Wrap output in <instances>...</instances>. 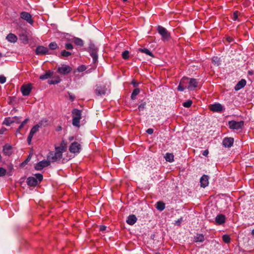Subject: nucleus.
Returning a JSON list of instances; mask_svg holds the SVG:
<instances>
[{
	"label": "nucleus",
	"instance_id": "nucleus-26",
	"mask_svg": "<svg viewBox=\"0 0 254 254\" xmlns=\"http://www.w3.org/2000/svg\"><path fill=\"white\" fill-rule=\"evenodd\" d=\"M204 241V236L202 234H197L194 237L193 241L195 242H203Z\"/></svg>",
	"mask_w": 254,
	"mask_h": 254
},
{
	"label": "nucleus",
	"instance_id": "nucleus-56",
	"mask_svg": "<svg viewBox=\"0 0 254 254\" xmlns=\"http://www.w3.org/2000/svg\"><path fill=\"white\" fill-rule=\"evenodd\" d=\"M24 125H23V124H21V125L19 126L18 127V130H21L23 127V126Z\"/></svg>",
	"mask_w": 254,
	"mask_h": 254
},
{
	"label": "nucleus",
	"instance_id": "nucleus-57",
	"mask_svg": "<svg viewBox=\"0 0 254 254\" xmlns=\"http://www.w3.org/2000/svg\"><path fill=\"white\" fill-rule=\"evenodd\" d=\"M227 41H228L229 42H231L232 41V38L230 37H227Z\"/></svg>",
	"mask_w": 254,
	"mask_h": 254
},
{
	"label": "nucleus",
	"instance_id": "nucleus-21",
	"mask_svg": "<svg viewBox=\"0 0 254 254\" xmlns=\"http://www.w3.org/2000/svg\"><path fill=\"white\" fill-rule=\"evenodd\" d=\"M136 221L137 218L135 216V215L132 214L130 215L127 217V223L130 225H132L136 222Z\"/></svg>",
	"mask_w": 254,
	"mask_h": 254
},
{
	"label": "nucleus",
	"instance_id": "nucleus-14",
	"mask_svg": "<svg viewBox=\"0 0 254 254\" xmlns=\"http://www.w3.org/2000/svg\"><path fill=\"white\" fill-rule=\"evenodd\" d=\"M39 130L38 126H34L31 129L29 135L27 137V142L29 145L31 144L32 137L34 134Z\"/></svg>",
	"mask_w": 254,
	"mask_h": 254
},
{
	"label": "nucleus",
	"instance_id": "nucleus-3",
	"mask_svg": "<svg viewBox=\"0 0 254 254\" xmlns=\"http://www.w3.org/2000/svg\"><path fill=\"white\" fill-rule=\"evenodd\" d=\"M98 48L95 44L90 43L88 47V52L93 59V63L95 64L98 61Z\"/></svg>",
	"mask_w": 254,
	"mask_h": 254
},
{
	"label": "nucleus",
	"instance_id": "nucleus-12",
	"mask_svg": "<svg viewBox=\"0 0 254 254\" xmlns=\"http://www.w3.org/2000/svg\"><path fill=\"white\" fill-rule=\"evenodd\" d=\"M81 149L80 144L77 142L72 143L69 148V150L71 153H79Z\"/></svg>",
	"mask_w": 254,
	"mask_h": 254
},
{
	"label": "nucleus",
	"instance_id": "nucleus-2",
	"mask_svg": "<svg viewBox=\"0 0 254 254\" xmlns=\"http://www.w3.org/2000/svg\"><path fill=\"white\" fill-rule=\"evenodd\" d=\"M72 125L76 127H80L81 119V111L77 109H73L72 111Z\"/></svg>",
	"mask_w": 254,
	"mask_h": 254
},
{
	"label": "nucleus",
	"instance_id": "nucleus-34",
	"mask_svg": "<svg viewBox=\"0 0 254 254\" xmlns=\"http://www.w3.org/2000/svg\"><path fill=\"white\" fill-rule=\"evenodd\" d=\"M140 89L138 88L134 89L131 95V98L133 100L135 99L136 96L139 93Z\"/></svg>",
	"mask_w": 254,
	"mask_h": 254
},
{
	"label": "nucleus",
	"instance_id": "nucleus-9",
	"mask_svg": "<svg viewBox=\"0 0 254 254\" xmlns=\"http://www.w3.org/2000/svg\"><path fill=\"white\" fill-rule=\"evenodd\" d=\"M20 15L22 19L26 21V22L32 25L33 24V20L31 15L29 13L26 11H22L20 13Z\"/></svg>",
	"mask_w": 254,
	"mask_h": 254
},
{
	"label": "nucleus",
	"instance_id": "nucleus-23",
	"mask_svg": "<svg viewBox=\"0 0 254 254\" xmlns=\"http://www.w3.org/2000/svg\"><path fill=\"white\" fill-rule=\"evenodd\" d=\"M6 39L11 43H15L17 40V36L12 33H9L6 36Z\"/></svg>",
	"mask_w": 254,
	"mask_h": 254
},
{
	"label": "nucleus",
	"instance_id": "nucleus-17",
	"mask_svg": "<svg viewBox=\"0 0 254 254\" xmlns=\"http://www.w3.org/2000/svg\"><path fill=\"white\" fill-rule=\"evenodd\" d=\"M198 85V82L195 78H189L188 89L190 90H194Z\"/></svg>",
	"mask_w": 254,
	"mask_h": 254
},
{
	"label": "nucleus",
	"instance_id": "nucleus-22",
	"mask_svg": "<svg viewBox=\"0 0 254 254\" xmlns=\"http://www.w3.org/2000/svg\"><path fill=\"white\" fill-rule=\"evenodd\" d=\"M200 183L201 187L203 188L206 187L208 184V176L206 175L202 176L200 178Z\"/></svg>",
	"mask_w": 254,
	"mask_h": 254
},
{
	"label": "nucleus",
	"instance_id": "nucleus-54",
	"mask_svg": "<svg viewBox=\"0 0 254 254\" xmlns=\"http://www.w3.org/2000/svg\"><path fill=\"white\" fill-rule=\"evenodd\" d=\"M208 154V150H205L202 152V155L203 156H206Z\"/></svg>",
	"mask_w": 254,
	"mask_h": 254
},
{
	"label": "nucleus",
	"instance_id": "nucleus-46",
	"mask_svg": "<svg viewBox=\"0 0 254 254\" xmlns=\"http://www.w3.org/2000/svg\"><path fill=\"white\" fill-rule=\"evenodd\" d=\"M65 47L67 50H71L73 48V45L71 43H66Z\"/></svg>",
	"mask_w": 254,
	"mask_h": 254
},
{
	"label": "nucleus",
	"instance_id": "nucleus-13",
	"mask_svg": "<svg viewBox=\"0 0 254 254\" xmlns=\"http://www.w3.org/2000/svg\"><path fill=\"white\" fill-rule=\"evenodd\" d=\"M48 48L43 46H38L35 51L36 54L37 55L48 54Z\"/></svg>",
	"mask_w": 254,
	"mask_h": 254
},
{
	"label": "nucleus",
	"instance_id": "nucleus-24",
	"mask_svg": "<svg viewBox=\"0 0 254 254\" xmlns=\"http://www.w3.org/2000/svg\"><path fill=\"white\" fill-rule=\"evenodd\" d=\"M53 74V72L51 70L46 71V73L40 76V79L41 80L47 79L51 77Z\"/></svg>",
	"mask_w": 254,
	"mask_h": 254
},
{
	"label": "nucleus",
	"instance_id": "nucleus-19",
	"mask_svg": "<svg viewBox=\"0 0 254 254\" xmlns=\"http://www.w3.org/2000/svg\"><path fill=\"white\" fill-rule=\"evenodd\" d=\"M225 216L223 214H219L215 218L216 223L218 225H221L225 222Z\"/></svg>",
	"mask_w": 254,
	"mask_h": 254
},
{
	"label": "nucleus",
	"instance_id": "nucleus-37",
	"mask_svg": "<svg viewBox=\"0 0 254 254\" xmlns=\"http://www.w3.org/2000/svg\"><path fill=\"white\" fill-rule=\"evenodd\" d=\"M192 104V102L190 100H188L186 102L183 103V106L186 108H190Z\"/></svg>",
	"mask_w": 254,
	"mask_h": 254
},
{
	"label": "nucleus",
	"instance_id": "nucleus-41",
	"mask_svg": "<svg viewBox=\"0 0 254 254\" xmlns=\"http://www.w3.org/2000/svg\"><path fill=\"white\" fill-rule=\"evenodd\" d=\"M6 173V170L2 167H0V177L5 176Z\"/></svg>",
	"mask_w": 254,
	"mask_h": 254
},
{
	"label": "nucleus",
	"instance_id": "nucleus-6",
	"mask_svg": "<svg viewBox=\"0 0 254 254\" xmlns=\"http://www.w3.org/2000/svg\"><path fill=\"white\" fill-rule=\"evenodd\" d=\"M106 91L107 88L105 85H96L94 92L96 96H102L106 94Z\"/></svg>",
	"mask_w": 254,
	"mask_h": 254
},
{
	"label": "nucleus",
	"instance_id": "nucleus-36",
	"mask_svg": "<svg viewBox=\"0 0 254 254\" xmlns=\"http://www.w3.org/2000/svg\"><path fill=\"white\" fill-rule=\"evenodd\" d=\"M222 239L224 242L229 244L230 242L231 238L229 235H224L222 236Z\"/></svg>",
	"mask_w": 254,
	"mask_h": 254
},
{
	"label": "nucleus",
	"instance_id": "nucleus-27",
	"mask_svg": "<svg viewBox=\"0 0 254 254\" xmlns=\"http://www.w3.org/2000/svg\"><path fill=\"white\" fill-rule=\"evenodd\" d=\"M61 81L60 77L59 76H54L52 79L48 80L49 84H56L60 83Z\"/></svg>",
	"mask_w": 254,
	"mask_h": 254
},
{
	"label": "nucleus",
	"instance_id": "nucleus-63",
	"mask_svg": "<svg viewBox=\"0 0 254 254\" xmlns=\"http://www.w3.org/2000/svg\"><path fill=\"white\" fill-rule=\"evenodd\" d=\"M30 158V156H28V157L27 158V159L25 160V162H27L29 161V158Z\"/></svg>",
	"mask_w": 254,
	"mask_h": 254
},
{
	"label": "nucleus",
	"instance_id": "nucleus-62",
	"mask_svg": "<svg viewBox=\"0 0 254 254\" xmlns=\"http://www.w3.org/2000/svg\"><path fill=\"white\" fill-rule=\"evenodd\" d=\"M20 130H18V128H17L16 131V133L17 134L18 133H20Z\"/></svg>",
	"mask_w": 254,
	"mask_h": 254
},
{
	"label": "nucleus",
	"instance_id": "nucleus-42",
	"mask_svg": "<svg viewBox=\"0 0 254 254\" xmlns=\"http://www.w3.org/2000/svg\"><path fill=\"white\" fill-rule=\"evenodd\" d=\"M47 122V120H46V119L42 120L40 122H39L38 124L36 125L35 126H38V128H39L40 127H42L43 126L44 123H46Z\"/></svg>",
	"mask_w": 254,
	"mask_h": 254
},
{
	"label": "nucleus",
	"instance_id": "nucleus-61",
	"mask_svg": "<svg viewBox=\"0 0 254 254\" xmlns=\"http://www.w3.org/2000/svg\"><path fill=\"white\" fill-rule=\"evenodd\" d=\"M73 139V137H72H72H69V140L70 141H71V140H72Z\"/></svg>",
	"mask_w": 254,
	"mask_h": 254
},
{
	"label": "nucleus",
	"instance_id": "nucleus-51",
	"mask_svg": "<svg viewBox=\"0 0 254 254\" xmlns=\"http://www.w3.org/2000/svg\"><path fill=\"white\" fill-rule=\"evenodd\" d=\"M145 103H143L142 104H141L138 106V109L139 111L143 110L145 108Z\"/></svg>",
	"mask_w": 254,
	"mask_h": 254
},
{
	"label": "nucleus",
	"instance_id": "nucleus-60",
	"mask_svg": "<svg viewBox=\"0 0 254 254\" xmlns=\"http://www.w3.org/2000/svg\"><path fill=\"white\" fill-rule=\"evenodd\" d=\"M251 234L253 236H254V229L252 231Z\"/></svg>",
	"mask_w": 254,
	"mask_h": 254
},
{
	"label": "nucleus",
	"instance_id": "nucleus-59",
	"mask_svg": "<svg viewBox=\"0 0 254 254\" xmlns=\"http://www.w3.org/2000/svg\"><path fill=\"white\" fill-rule=\"evenodd\" d=\"M132 84L133 85L134 87L138 85V83H136L134 81H132Z\"/></svg>",
	"mask_w": 254,
	"mask_h": 254
},
{
	"label": "nucleus",
	"instance_id": "nucleus-18",
	"mask_svg": "<svg viewBox=\"0 0 254 254\" xmlns=\"http://www.w3.org/2000/svg\"><path fill=\"white\" fill-rule=\"evenodd\" d=\"M66 143L64 142V140L62 141L60 146L55 147V150L61 153L62 154L63 152L66 150Z\"/></svg>",
	"mask_w": 254,
	"mask_h": 254
},
{
	"label": "nucleus",
	"instance_id": "nucleus-4",
	"mask_svg": "<svg viewBox=\"0 0 254 254\" xmlns=\"http://www.w3.org/2000/svg\"><path fill=\"white\" fill-rule=\"evenodd\" d=\"M157 31L158 33L161 36L162 40L163 41L168 40L171 38L170 33L167 30L162 26L159 25L157 26Z\"/></svg>",
	"mask_w": 254,
	"mask_h": 254
},
{
	"label": "nucleus",
	"instance_id": "nucleus-52",
	"mask_svg": "<svg viewBox=\"0 0 254 254\" xmlns=\"http://www.w3.org/2000/svg\"><path fill=\"white\" fill-rule=\"evenodd\" d=\"M146 132L149 134H151L153 133V129L152 128H148L146 130Z\"/></svg>",
	"mask_w": 254,
	"mask_h": 254
},
{
	"label": "nucleus",
	"instance_id": "nucleus-25",
	"mask_svg": "<svg viewBox=\"0 0 254 254\" xmlns=\"http://www.w3.org/2000/svg\"><path fill=\"white\" fill-rule=\"evenodd\" d=\"M72 41L77 46L82 47L84 45L83 41L81 39L77 37L73 38L72 39Z\"/></svg>",
	"mask_w": 254,
	"mask_h": 254
},
{
	"label": "nucleus",
	"instance_id": "nucleus-48",
	"mask_svg": "<svg viewBox=\"0 0 254 254\" xmlns=\"http://www.w3.org/2000/svg\"><path fill=\"white\" fill-rule=\"evenodd\" d=\"M6 82V77L3 75H0V83H4Z\"/></svg>",
	"mask_w": 254,
	"mask_h": 254
},
{
	"label": "nucleus",
	"instance_id": "nucleus-15",
	"mask_svg": "<svg viewBox=\"0 0 254 254\" xmlns=\"http://www.w3.org/2000/svg\"><path fill=\"white\" fill-rule=\"evenodd\" d=\"M209 109L214 112H221L223 109V106L220 103H215L209 106Z\"/></svg>",
	"mask_w": 254,
	"mask_h": 254
},
{
	"label": "nucleus",
	"instance_id": "nucleus-50",
	"mask_svg": "<svg viewBox=\"0 0 254 254\" xmlns=\"http://www.w3.org/2000/svg\"><path fill=\"white\" fill-rule=\"evenodd\" d=\"M77 69L79 71H83L86 69V67L85 65H82L79 66L78 67Z\"/></svg>",
	"mask_w": 254,
	"mask_h": 254
},
{
	"label": "nucleus",
	"instance_id": "nucleus-7",
	"mask_svg": "<svg viewBox=\"0 0 254 254\" xmlns=\"http://www.w3.org/2000/svg\"><path fill=\"white\" fill-rule=\"evenodd\" d=\"M228 125L229 127L233 129H239L242 128L244 125V122L243 121L236 122L235 121H229Z\"/></svg>",
	"mask_w": 254,
	"mask_h": 254
},
{
	"label": "nucleus",
	"instance_id": "nucleus-16",
	"mask_svg": "<svg viewBox=\"0 0 254 254\" xmlns=\"http://www.w3.org/2000/svg\"><path fill=\"white\" fill-rule=\"evenodd\" d=\"M234 143V138L232 137H225L223 140V145L225 147H231Z\"/></svg>",
	"mask_w": 254,
	"mask_h": 254
},
{
	"label": "nucleus",
	"instance_id": "nucleus-32",
	"mask_svg": "<svg viewBox=\"0 0 254 254\" xmlns=\"http://www.w3.org/2000/svg\"><path fill=\"white\" fill-rule=\"evenodd\" d=\"M139 51L141 53H144L147 55H149L152 57H154L153 54L150 52L149 50L147 48H140Z\"/></svg>",
	"mask_w": 254,
	"mask_h": 254
},
{
	"label": "nucleus",
	"instance_id": "nucleus-53",
	"mask_svg": "<svg viewBox=\"0 0 254 254\" xmlns=\"http://www.w3.org/2000/svg\"><path fill=\"white\" fill-rule=\"evenodd\" d=\"M106 228H107L106 226H105L104 225H101L100 227V230L101 231H104L106 230Z\"/></svg>",
	"mask_w": 254,
	"mask_h": 254
},
{
	"label": "nucleus",
	"instance_id": "nucleus-30",
	"mask_svg": "<svg viewBox=\"0 0 254 254\" xmlns=\"http://www.w3.org/2000/svg\"><path fill=\"white\" fill-rule=\"evenodd\" d=\"M180 83H181V84L184 85V86H186V88H188V84L189 83V78L186 77H183L181 79Z\"/></svg>",
	"mask_w": 254,
	"mask_h": 254
},
{
	"label": "nucleus",
	"instance_id": "nucleus-58",
	"mask_svg": "<svg viewBox=\"0 0 254 254\" xmlns=\"http://www.w3.org/2000/svg\"><path fill=\"white\" fill-rule=\"evenodd\" d=\"M254 74V72L252 70H249L248 71V74L250 75H252Z\"/></svg>",
	"mask_w": 254,
	"mask_h": 254
},
{
	"label": "nucleus",
	"instance_id": "nucleus-10",
	"mask_svg": "<svg viewBox=\"0 0 254 254\" xmlns=\"http://www.w3.org/2000/svg\"><path fill=\"white\" fill-rule=\"evenodd\" d=\"M32 88L31 83L24 84L21 87V91L23 96H28L30 94Z\"/></svg>",
	"mask_w": 254,
	"mask_h": 254
},
{
	"label": "nucleus",
	"instance_id": "nucleus-1",
	"mask_svg": "<svg viewBox=\"0 0 254 254\" xmlns=\"http://www.w3.org/2000/svg\"><path fill=\"white\" fill-rule=\"evenodd\" d=\"M35 176L29 177L27 179L26 183L29 187H35L43 180V176L41 174H36Z\"/></svg>",
	"mask_w": 254,
	"mask_h": 254
},
{
	"label": "nucleus",
	"instance_id": "nucleus-28",
	"mask_svg": "<svg viewBox=\"0 0 254 254\" xmlns=\"http://www.w3.org/2000/svg\"><path fill=\"white\" fill-rule=\"evenodd\" d=\"M164 157L165 160L169 162H172L174 160V156L173 153H167Z\"/></svg>",
	"mask_w": 254,
	"mask_h": 254
},
{
	"label": "nucleus",
	"instance_id": "nucleus-39",
	"mask_svg": "<svg viewBox=\"0 0 254 254\" xmlns=\"http://www.w3.org/2000/svg\"><path fill=\"white\" fill-rule=\"evenodd\" d=\"M49 48L51 50H54L58 48V45L56 42H51L49 45Z\"/></svg>",
	"mask_w": 254,
	"mask_h": 254
},
{
	"label": "nucleus",
	"instance_id": "nucleus-11",
	"mask_svg": "<svg viewBox=\"0 0 254 254\" xmlns=\"http://www.w3.org/2000/svg\"><path fill=\"white\" fill-rule=\"evenodd\" d=\"M50 165V161L49 160H42L38 163H37L35 166V169L36 170H41L44 167H47Z\"/></svg>",
	"mask_w": 254,
	"mask_h": 254
},
{
	"label": "nucleus",
	"instance_id": "nucleus-55",
	"mask_svg": "<svg viewBox=\"0 0 254 254\" xmlns=\"http://www.w3.org/2000/svg\"><path fill=\"white\" fill-rule=\"evenodd\" d=\"M29 121V119L27 118V119H26L24 121H23L21 124H23V125H24L25 124H26V123H28V122Z\"/></svg>",
	"mask_w": 254,
	"mask_h": 254
},
{
	"label": "nucleus",
	"instance_id": "nucleus-20",
	"mask_svg": "<svg viewBox=\"0 0 254 254\" xmlns=\"http://www.w3.org/2000/svg\"><path fill=\"white\" fill-rule=\"evenodd\" d=\"M246 84V81L245 79H242L239 81L235 87V90L236 91L239 90L243 88Z\"/></svg>",
	"mask_w": 254,
	"mask_h": 254
},
{
	"label": "nucleus",
	"instance_id": "nucleus-29",
	"mask_svg": "<svg viewBox=\"0 0 254 254\" xmlns=\"http://www.w3.org/2000/svg\"><path fill=\"white\" fill-rule=\"evenodd\" d=\"M20 40L23 44H27L28 42V38L27 36L24 34H20L19 36Z\"/></svg>",
	"mask_w": 254,
	"mask_h": 254
},
{
	"label": "nucleus",
	"instance_id": "nucleus-47",
	"mask_svg": "<svg viewBox=\"0 0 254 254\" xmlns=\"http://www.w3.org/2000/svg\"><path fill=\"white\" fill-rule=\"evenodd\" d=\"M11 146L10 145H8V144H6L3 147V150L4 151V152H5V151L6 150H11Z\"/></svg>",
	"mask_w": 254,
	"mask_h": 254
},
{
	"label": "nucleus",
	"instance_id": "nucleus-43",
	"mask_svg": "<svg viewBox=\"0 0 254 254\" xmlns=\"http://www.w3.org/2000/svg\"><path fill=\"white\" fill-rule=\"evenodd\" d=\"M185 89H186V87L184 86V85H183V84H181V83H180L179 85L178 86V90L179 91H183Z\"/></svg>",
	"mask_w": 254,
	"mask_h": 254
},
{
	"label": "nucleus",
	"instance_id": "nucleus-49",
	"mask_svg": "<svg viewBox=\"0 0 254 254\" xmlns=\"http://www.w3.org/2000/svg\"><path fill=\"white\" fill-rule=\"evenodd\" d=\"M68 94L69 95V100L71 101H73L74 100V99H75V96H74V95H73V94H72L71 93H69V92H68Z\"/></svg>",
	"mask_w": 254,
	"mask_h": 254
},
{
	"label": "nucleus",
	"instance_id": "nucleus-5",
	"mask_svg": "<svg viewBox=\"0 0 254 254\" xmlns=\"http://www.w3.org/2000/svg\"><path fill=\"white\" fill-rule=\"evenodd\" d=\"M63 157V154L55 150V152L51 151L49 153L48 156V159L52 162H55L57 161L60 160Z\"/></svg>",
	"mask_w": 254,
	"mask_h": 254
},
{
	"label": "nucleus",
	"instance_id": "nucleus-38",
	"mask_svg": "<svg viewBox=\"0 0 254 254\" xmlns=\"http://www.w3.org/2000/svg\"><path fill=\"white\" fill-rule=\"evenodd\" d=\"M129 52L127 50L124 51L122 54L123 59H124L125 60L128 59L129 58Z\"/></svg>",
	"mask_w": 254,
	"mask_h": 254
},
{
	"label": "nucleus",
	"instance_id": "nucleus-8",
	"mask_svg": "<svg viewBox=\"0 0 254 254\" xmlns=\"http://www.w3.org/2000/svg\"><path fill=\"white\" fill-rule=\"evenodd\" d=\"M58 72L62 74H67L72 70V68L66 64H62L61 66L58 68Z\"/></svg>",
	"mask_w": 254,
	"mask_h": 254
},
{
	"label": "nucleus",
	"instance_id": "nucleus-45",
	"mask_svg": "<svg viewBox=\"0 0 254 254\" xmlns=\"http://www.w3.org/2000/svg\"><path fill=\"white\" fill-rule=\"evenodd\" d=\"M238 14H239V12L238 11H235L234 13H233V19L234 20H236L238 19Z\"/></svg>",
	"mask_w": 254,
	"mask_h": 254
},
{
	"label": "nucleus",
	"instance_id": "nucleus-31",
	"mask_svg": "<svg viewBox=\"0 0 254 254\" xmlns=\"http://www.w3.org/2000/svg\"><path fill=\"white\" fill-rule=\"evenodd\" d=\"M156 208L160 211L163 210L165 208V204L163 201H158L157 202Z\"/></svg>",
	"mask_w": 254,
	"mask_h": 254
},
{
	"label": "nucleus",
	"instance_id": "nucleus-40",
	"mask_svg": "<svg viewBox=\"0 0 254 254\" xmlns=\"http://www.w3.org/2000/svg\"><path fill=\"white\" fill-rule=\"evenodd\" d=\"M71 55V53L66 51L65 50H63L61 52V55L63 57H67Z\"/></svg>",
	"mask_w": 254,
	"mask_h": 254
},
{
	"label": "nucleus",
	"instance_id": "nucleus-44",
	"mask_svg": "<svg viewBox=\"0 0 254 254\" xmlns=\"http://www.w3.org/2000/svg\"><path fill=\"white\" fill-rule=\"evenodd\" d=\"M13 123H16L17 124H19L20 122V117H14L12 118Z\"/></svg>",
	"mask_w": 254,
	"mask_h": 254
},
{
	"label": "nucleus",
	"instance_id": "nucleus-35",
	"mask_svg": "<svg viewBox=\"0 0 254 254\" xmlns=\"http://www.w3.org/2000/svg\"><path fill=\"white\" fill-rule=\"evenodd\" d=\"M212 62L214 65L217 66H218L221 64V61L220 58L217 57H214L212 59Z\"/></svg>",
	"mask_w": 254,
	"mask_h": 254
},
{
	"label": "nucleus",
	"instance_id": "nucleus-33",
	"mask_svg": "<svg viewBox=\"0 0 254 254\" xmlns=\"http://www.w3.org/2000/svg\"><path fill=\"white\" fill-rule=\"evenodd\" d=\"M12 123H13V119L10 117L5 118L3 122V124L7 126H10Z\"/></svg>",
	"mask_w": 254,
	"mask_h": 254
},
{
	"label": "nucleus",
	"instance_id": "nucleus-64",
	"mask_svg": "<svg viewBox=\"0 0 254 254\" xmlns=\"http://www.w3.org/2000/svg\"><path fill=\"white\" fill-rule=\"evenodd\" d=\"M155 254H160V253L159 252H157V253H155Z\"/></svg>",
	"mask_w": 254,
	"mask_h": 254
}]
</instances>
